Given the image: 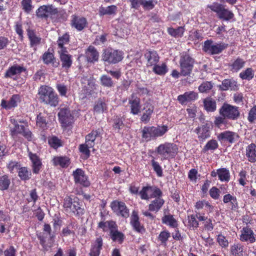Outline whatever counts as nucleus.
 I'll return each mask as SVG.
<instances>
[{"label":"nucleus","instance_id":"obj_28","mask_svg":"<svg viewBox=\"0 0 256 256\" xmlns=\"http://www.w3.org/2000/svg\"><path fill=\"white\" fill-rule=\"evenodd\" d=\"M53 10L52 6H42L36 10V16L41 18H47L52 14Z\"/></svg>","mask_w":256,"mask_h":256},{"label":"nucleus","instance_id":"obj_44","mask_svg":"<svg viewBox=\"0 0 256 256\" xmlns=\"http://www.w3.org/2000/svg\"><path fill=\"white\" fill-rule=\"evenodd\" d=\"M28 34L32 46H36L40 43L41 38L36 36L32 30H28Z\"/></svg>","mask_w":256,"mask_h":256},{"label":"nucleus","instance_id":"obj_48","mask_svg":"<svg viewBox=\"0 0 256 256\" xmlns=\"http://www.w3.org/2000/svg\"><path fill=\"white\" fill-rule=\"evenodd\" d=\"M170 237V233L168 230H164L160 232L158 239L162 244L166 245V242Z\"/></svg>","mask_w":256,"mask_h":256},{"label":"nucleus","instance_id":"obj_19","mask_svg":"<svg viewBox=\"0 0 256 256\" xmlns=\"http://www.w3.org/2000/svg\"><path fill=\"white\" fill-rule=\"evenodd\" d=\"M87 24V20L84 17L72 15V16L71 25L78 31L82 30Z\"/></svg>","mask_w":256,"mask_h":256},{"label":"nucleus","instance_id":"obj_7","mask_svg":"<svg viewBox=\"0 0 256 256\" xmlns=\"http://www.w3.org/2000/svg\"><path fill=\"white\" fill-rule=\"evenodd\" d=\"M194 60L189 55L185 54L181 56L180 60V74L186 76L192 72Z\"/></svg>","mask_w":256,"mask_h":256},{"label":"nucleus","instance_id":"obj_15","mask_svg":"<svg viewBox=\"0 0 256 256\" xmlns=\"http://www.w3.org/2000/svg\"><path fill=\"white\" fill-rule=\"evenodd\" d=\"M28 156L32 162L31 167L34 174H38L42 168V164L40 158L32 152H28Z\"/></svg>","mask_w":256,"mask_h":256},{"label":"nucleus","instance_id":"obj_18","mask_svg":"<svg viewBox=\"0 0 256 256\" xmlns=\"http://www.w3.org/2000/svg\"><path fill=\"white\" fill-rule=\"evenodd\" d=\"M198 98V94L194 91H189L184 92L178 96L177 100L182 104H187L194 101Z\"/></svg>","mask_w":256,"mask_h":256},{"label":"nucleus","instance_id":"obj_26","mask_svg":"<svg viewBox=\"0 0 256 256\" xmlns=\"http://www.w3.org/2000/svg\"><path fill=\"white\" fill-rule=\"evenodd\" d=\"M62 66L64 68H69L72 64L71 56L68 54L67 50H58Z\"/></svg>","mask_w":256,"mask_h":256},{"label":"nucleus","instance_id":"obj_13","mask_svg":"<svg viewBox=\"0 0 256 256\" xmlns=\"http://www.w3.org/2000/svg\"><path fill=\"white\" fill-rule=\"evenodd\" d=\"M212 129V124L206 123L196 128L194 130V132L198 134V138L199 140L203 142L210 136V130Z\"/></svg>","mask_w":256,"mask_h":256},{"label":"nucleus","instance_id":"obj_5","mask_svg":"<svg viewBox=\"0 0 256 256\" xmlns=\"http://www.w3.org/2000/svg\"><path fill=\"white\" fill-rule=\"evenodd\" d=\"M38 94L41 101L52 106H56L58 103V98L53 88L47 86H42L38 89Z\"/></svg>","mask_w":256,"mask_h":256},{"label":"nucleus","instance_id":"obj_49","mask_svg":"<svg viewBox=\"0 0 256 256\" xmlns=\"http://www.w3.org/2000/svg\"><path fill=\"white\" fill-rule=\"evenodd\" d=\"M168 34L174 37H181L184 32V28L183 27L180 26L176 29L170 28L168 29Z\"/></svg>","mask_w":256,"mask_h":256},{"label":"nucleus","instance_id":"obj_21","mask_svg":"<svg viewBox=\"0 0 256 256\" xmlns=\"http://www.w3.org/2000/svg\"><path fill=\"white\" fill-rule=\"evenodd\" d=\"M236 136L238 137V136L236 132L226 130L219 134L217 136V138L221 142H227L230 144H232L234 142Z\"/></svg>","mask_w":256,"mask_h":256},{"label":"nucleus","instance_id":"obj_64","mask_svg":"<svg viewBox=\"0 0 256 256\" xmlns=\"http://www.w3.org/2000/svg\"><path fill=\"white\" fill-rule=\"evenodd\" d=\"M22 9L27 13H29L33 8L32 4V0H22Z\"/></svg>","mask_w":256,"mask_h":256},{"label":"nucleus","instance_id":"obj_35","mask_svg":"<svg viewBox=\"0 0 256 256\" xmlns=\"http://www.w3.org/2000/svg\"><path fill=\"white\" fill-rule=\"evenodd\" d=\"M100 134L98 130H92L86 136V143L88 144L90 148H93L94 146V141Z\"/></svg>","mask_w":256,"mask_h":256},{"label":"nucleus","instance_id":"obj_2","mask_svg":"<svg viewBox=\"0 0 256 256\" xmlns=\"http://www.w3.org/2000/svg\"><path fill=\"white\" fill-rule=\"evenodd\" d=\"M62 207L65 212L80 218L86 212L82 202L78 197L72 198L70 196H66L64 199Z\"/></svg>","mask_w":256,"mask_h":256},{"label":"nucleus","instance_id":"obj_61","mask_svg":"<svg viewBox=\"0 0 256 256\" xmlns=\"http://www.w3.org/2000/svg\"><path fill=\"white\" fill-rule=\"evenodd\" d=\"M238 182L239 184L242 186H244L246 184V182L248 174L247 172L244 170H242L238 173Z\"/></svg>","mask_w":256,"mask_h":256},{"label":"nucleus","instance_id":"obj_59","mask_svg":"<svg viewBox=\"0 0 256 256\" xmlns=\"http://www.w3.org/2000/svg\"><path fill=\"white\" fill-rule=\"evenodd\" d=\"M24 126H19L18 124H15L14 127L10 129V134L12 136H16L18 134H22L24 128Z\"/></svg>","mask_w":256,"mask_h":256},{"label":"nucleus","instance_id":"obj_4","mask_svg":"<svg viewBox=\"0 0 256 256\" xmlns=\"http://www.w3.org/2000/svg\"><path fill=\"white\" fill-rule=\"evenodd\" d=\"M178 152V148L177 145L169 142L161 144L155 148V152L162 161L174 158Z\"/></svg>","mask_w":256,"mask_h":256},{"label":"nucleus","instance_id":"obj_39","mask_svg":"<svg viewBox=\"0 0 256 256\" xmlns=\"http://www.w3.org/2000/svg\"><path fill=\"white\" fill-rule=\"evenodd\" d=\"M152 70L156 74L163 76L168 72V68L165 63H157L153 66Z\"/></svg>","mask_w":256,"mask_h":256},{"label":"nucleus","instance_id":"obj_1","mask_svg":"<svg viewBox=\"0 0 256 256\" xmlns=\"http://www.w3.org/2000/svg\"><path fill=\"white\" fill-rule=\"evenodd\" d=\"M139 195L142 200H148L150 198H154L148 205V210L150 212H158L165 202L162 198V191L156 186L146 185L143 186L140 191Z\"/></svg>","mask_w":256,"mask_h":256},{"label":"nucleus","instance_id":"obj_17","mask_svg":"<svg viewBox=\"0 0 256 256\" xmlns=\"http://www.w3.org/2000/svg\"><path fill=\"white\" fill-rule=\"evenodd\" d=\"M104 244L103 239L101 236L97 237L96 240L92 242L89 256H100V252L102 249Z\"/></svg>","mask_w":256,"mask_h":256},{"label":"nucleus","instance_id":"obj_22","mask_svg":"<svg viewBox=\"0 0 256 256\" xmlns=\"http://www.w3.org/2000/svg\"><path fill=\"white\" fill-rule=\"evenodd\" d=\"M144 57L147 60L146 65L148 67L153 66L156 64L160 58L156 51L148 50L144 54Z\"/></svg>","mask_w":256,"mask_h":256},{"label":"nucleus","instance_id":"obj_3","mask_svg":"<svg viewBox=\"0 0 256 256\" xmlns=\"http://www.w3.org/2000/svg\"><path fill=\"white\" fill-rule=\"evenodd\" d=\"M166 125L154 126H144L140 131L142 140L144 142H149L158 138L164 136L168 131Z\"/></svg>","mask_w":256,"mask_h":256},{"label":"nucleus","instance_id":"obj_24","mask_svg":"<svg viewBox=\"0 0 256 256\" xmlns=\"http://www.w3.org/2000/svg\"><path fill=\"white\" fill-rule=\"evenodd\" d=\"M246 156L248 160L251 163L256 162V145L254 143H251L246 148Z\"/></svg>","mask_w":256,"mask_h":256},{"label":"nucleus","instance_id":"obj_10","mask_svg":"<svg viewBox=\"0 0 256 256\" xmlns=\"http://www.w3.org/2000/svg\"><path fill=\"white\" fill-rule=\"evenodd\" d=\"M110 231L109 236L111 240L119 244L123 243L126 236L124 233L118 230V226L116 222H111L110 224Z\"/></svg>","mask_w":256,"mask_h":256},{"label":"nucleus","instance_id":"obj_42","mask_svg":"<svg viewBox=\"0 0 256 256\" xmlns=\"http://www.w3.org/2000/svg\"><path fill=\"white\" fill-rule=\"evenodd\" d=\"M116 10L117 7L114 5L108 6L106 8L101 6L99 8V13L100 16L110 15L115 14Z\"/></svg>","mask_w":256,"mask_h":256},{"label":"nucleus","instance_id":"obj_57","mask_svg":"<svg viewBox=\"0 0 256 256\" xmlns=\"http://www.w3.org/2000/svg\"><path fill=\"white\" fill-rule=\"evenodd\" d=\"M107 110L106 104L102 100H98L94 106V110L96 112H104Z\"/></svg>","mask_w":256,"mask_h":256},{"label":"nucleus","instance_id":"obj_53","mask_svg":"<svg viewBox=\"0 0 256 256\" xmlns=\"http://www.w3.org/2000/svg\"><path fill=\"white\" fill-rule=\"evenodd\" d=\"M151 164L158 176L162 177L163 176L162 168L159 163L153 159L151 160Z\"/></svg>","mask_w":256,"mask_h":256},{"label":"nucleus","instance_id":"obj_50","mask_svg":"<svg viewBox=\"0 0 256 256\" xmlns=\"http://www.w3.org/2000/svg\"><path fill=\"white\" fill-rule=\"evenodd\" d=\"M245 64V62L240 58H237L232 64V70L237 72L242 68Z\"/></svg>","mask_w":256,"mask_h":256},{"label":"nucleus","instance_id":"obj_9","mask_svg":"<svg viewBox=\"0 0 256 256\" xmlns=\"http://www.w3.org/2000/svg\"><path fill=\"white\" fill-rule=\"evenodd\" d=\"M72 175L76 184H80L84 188H88L90 185L88 176L82 168H76L72 172Z\"/></svg>","mask_w":256,"mask_h":256},{"label":"nucleus","instance_id":"obj_45","mask_svg":"<svg viewBox=\"0 0 256 256\" xmlns=\"http://www.w3.org/2000/svg\"><path fill=\"white\" fill-rule=\"evenodd\" d=\"M129 102L130 104L131 112H138L140 111V99L138 98L132 96Z\"/></svg>","mask_w":256,"mask_h":256},{"label":"nucleus","instance_id":"obj_25","mask_svg":"<svg viewBox=\"0 0 256 256\" xmlns=\"http://www.w3.org/2000/svg\"><path fill=\"white\" fill-rule=\"evenodd\" d=\"M244 246L240 242H235L230 246V256H244Z\"/></svg>","mask_w":256,"mask_h":256},{"label":"nucleus","instance_id":"obj_62","mask_svg":"<svg viewBox=\"0 0 256 256\" xmlns=\"http://www.w3.org/2000/svg\"><path fill=\"white\" fill-rule=\"evenodd\" d=\"M20 166V162L13 160H10L9 162L6 165L8 169L11 173L13 172L14 169H16L18 170Z\"/></svg>","mask_w":256,"mask_h":256},{"label":"nucleus","instance_id":"obj_63","mask_svg":"<svg viewBox=\"0 0 256 256\" xmlns=\"http://www.w3.org/2000/svg\"><path fill=\"white\" fill-rule=\"evenodd\" d=\"M101 84L102 86L106 87H111L113 86V82L110 77L103 75L100 78Z\"/></svg>","mask_w":256,"mask_h":256},{"label":"nucleus","instance_id":"obj_14","mask_svg":"<svg viewBox=\"0 0 256 256\" xmlns=\"http://www.w3.org/2000/svg\"><path fill=\"white\" fill-rule=\"evenodd\" d=\"M240 240L242 242L252 244L256 241V234L250 226H246L241 230Z\"/></svg>","mask_w":256,"mask_h":256},{"label":"nucleus","instance_id":"obj_16","mask_svg":"<svg viewBox=\"0 0 256 256\" xmlns=\"http://www.w3.org/2000/svg\"><path fill=\"white\" fill-rule=\"evenodd\" d=\"M59 121L64 130L70 128L74 122L73 113H58Z\"/></svg>","mask_w":256,"mask_h":256},{"label":"nucleus","instance_id":"obj_29","mask_svg":"<svg viewBox=\"0 0 256 256\" xmlns=\"http://www.w3.org/2000/svg\"><path fill=\"white\" fill-rule=\"evenodd\" d=\"M18 176L22 181H27L32 177V172L27 166H20L18 170Z\"/></svg>","mask_w":256,"mask_h":256},{"label":"nucleus","instance_id":"obj_32","mask_svg":"<svg viewBox=\"0 0 256 256\" xmlns=\"http://www.w3.org/2000/svg\"><path fill=\"white\" fill-rule=\"evenodd\" d=\"M18 102H20V96L18 95H13L8 102L4 100H2L1 106L6 110H8L16 106Z\"/></svg>","mask_w":256,"mask_h":256},{"label":"nucleus","instance_id":"obj_30","mask_svg":"<svg viewBox=\"0 0 256 256\" xmlns=\"http://www.w3.org/2000/svg\"><path fill=\"white\" fill-rule=\"evenodd\" d=\"M162 222L172 228H177L178 226L176 220L170 214L164 215L162 218Z\"/></svg>","mask_w":256,"mask_h":256},{"label":"nucleus","instance_id":"obj_20","mask_svg":"<svg viewBox=\"0 0 256 256\" xmlns=\"http://www.w3.org/2000/svg\"><path fill=\"white\" fill-rule=\"evenodd\" d=\"M26 71V68L22 66L15 64L10 67L6 71L5 76L16 79L17 76Z\"/></svg>","mask_w":256,"mask_h":256},{"label":"nucleus","instance_id":"obj_27","mask_svg":"<svg viewBox=\"0 0 256 256\" xmlns=\"http://www.w3.org/2000/svg\"><path fill=\"white\" fill-rule=\"evenodd\" d=\"M42 59L46 64H51L54 68H57L59 65V62L56 59L54 55L48 52L43 54Z\"/></svg>","mask_w":256,"mask_h":256},{"label":"nucleus","instance_id":"obj_56","mask_svg":"<svg viewBox=\"0 0 256 256\" xmlns=\"http://www.w3.org/2000/svg\"><path fill=\"white\" fill-rule=\"evenodd\" d=\"M216 241L220 246L222 248H227L229 244L228 240L222 234H219L217 236Z\"/></svg>","mask_w":256,"mask_h":256},{"label":"nucleus","instance_id":"obj_52","mask_svg":"<svg viewBox=\"0 0 256 256\" xmlns=\"http://www.w3.org/2000/svg\"><path fill=\"white\" fill-rule=\"evenodd\" d=\"M90 146L87 143L80 144L79 146V150L80 152L84 156V158H88L90 154V152L89 148H90Z\"/></svg>","mask_w":256,"mask_h":256},{"label":"nucleus","instance_id":"obj_33","mask_svg":"<svg viewBox=\"0 0 256 256\" xmlns=\"http://www.w3.org/2000/svg\"><path fill=\"white\" fill-rule=\"evenodd\" d=\"M38 238L40 240V243L42 247V250L44 252L48 251L53 246L52 242H46V237L44 234H37Z\"/></svg>","mask_w":256,"mask_h":256},{"label":"nucleus","instance_id":"obj_55","mask_svg":"<svg viewBox=\"0 0 256 256\" xmlns=\"http://www.w3.org/2000/svg\"><path fill=\"white\" fill-rule=\"evenodd\" d=\"M212 86H213L211 82H204L198 86V90L202 93H206L212 88Z\"/></svg>","mask_w":256,"mask_h":256},{"label":"nucleus","instance_id":"obj_51","mask_svg":"<svg viewBox=\"0 0 256 256\" xmlns=\"http://www.w3.org/2000/svg\"><path fill=\"white\" fill-rule=\"evenodd\" d=\"M254 76V72L251 68H248L240 74V77L242 80H250Z\"/></svg>","mask_w":256,"mask_h":256},{"label":"nucleus","instance_id":"obj_47","mask_svg":"<svg viewBox=\"0 0 256 256\" xmlns=\"http://www.w3.org/2000/svg\"><path fill=\"white\" fill-rule=\"evenodd\" d=\"M68 41L69 36L67 34H65L62 36L60 37L58 40V50H67L64 46L67 44L68 42Z\"/></svg>","mask_w":256,"mask_h":256},{"label":"nucleus","instance_id":"obj_54","mask_svg":"<svg viewBox=\"0 0 256 256\" xmlns=\"http://www.w3.org/2000/svg\"><path fill=\"white\" fill-rule=\"evenodd\" d=\"M196 218V214H190L188 216V225L190 228H197L198 227L199 222Z\"/></svg>","mask_w":256,"mask_h":256},{"label":"nucleus","instance_id":"obj_23","mask_svg":"<svg viewBox=\"0 0 256 256\" xmlns=\"http://www.w3.org/2000/svg\"><path fill=\"white\" fill-rule=\"evenodd\" d=\"M195 212H200V210L204 209L208 213H210L213 211L214 206L205 200H200L196 202L194 205Z\"/></svg>","mask_w":256,"mask_h":256},{"label":"nucleus","instance_id":"obj_38","mask_svg":"<svg viewBox=\"0 0 256 256\" xmlns=\"http://www.w3.org/2000/svg\"><path fill=\"white\" fill-rule=\"evenodd\" d=\"M10 184V179L8 174H0V190L4 191L8 189Z\"/></svg>","mask_w":256,"mask_h":256},{"label":"nucleus","instance_id":"obj_58","mask_svg":"<svg viewBox=\"0 0 256 256\" xmlns=\"http://www.w3.org/2000/svg\"><path fill=\"white\" fill-rule=\"evenodd\" d=\"M226 124L227 120L224 114H220V116L215 118L214 124L218 128H220L222 124Z\"/></svg>","mask_w":256,"mask_h":256},{"label":"nucleus","instance_id":"obj_8","mask_svg":"<svg viewBox=\"0 0 256 256\" xmlns=\"http://www.w3.org/2000/svg\"><path fill=\"white\" fill-rule=\"evenodd\" d=\"M112 211L118 216L128 218L130 216V210L126 204L118 200L112 201L110 204Z\"/></svg>","mask_w":256,"mask_h":256},{"label":"nucleus","instance_id":"obj_60","mask_svg":"<svg viewBox=\"0 0 256 256\" xmlns=\"http://www.w3.org/2000/svg\"><path fill=\"white\" fill-rule=\"evenodd\" d=\"M208 7L210 8L212 11L216 12L218 14V16L219 15L224 8L222 4L218 2H214L211 4H209L208 6Z\"/></svg>","mask_w":256,"mask_h":256},{"label":"nucleus","instance_id":"obj_34","mask_svg":"<svg viewBox=\"0 0 256 256\" xmlns=\"http://www.w3.org/2000/svg\"><path fill=\"white\" fill-rule=\"evenodd\" d=\"M86 56L88 62L96 61L98 58V54L94 47L90 46L86 51Z\"/></svg>","mask_w":256,"mask_h":256},{"label":"nucleus","instance_id":"obj_46","mask_svg":"<svg viewBox=\"0 0 256 256\" xmlns=\"http://www.w3.org/2000/svg\"><path fill=\"white\" fill-rule=\"evenodd\" d=\"M234 14L231 11L224 8L218 16V17L220 19H222L225 20H230L234 18Z\"/></svg>","mask_w":256,"mask_h":256},{"label":"nucleus","instance_id":"obj_36","mask_svg":"<svg viewBox=\"0 0 256 256\" xmlns=\"http://www.w3.org/2000/svg\"><path fill=\"white\" fill-rule=\"evenodd\" d=\"M218 146L219 144L217 140L214 139H212L206 142V145L204 146L202 151L204 153L208 151L214 152L218 148Z\"/></svg>","mask_w":256,"mask_h":256},{"label":"nucleus","instance_id":"obj_12","mask_svg":"<svg viewBox=\"0 0 256 256\" xmlns=\"http://www.w3.org/2000/svg\"><path fill=\"white\" fill-rule=\"evenodd\" d=\"M226 46L224 44L213 43L212 42L208 40L204 42L203 49L208 54H214L221 52Z\"/></svg>","mask_w":256,"mask_h":256},{"label":"nucleus","instance_id":"obj_41","mask_svg":"<svg viewBox=\"0 0 256 256\" xmlns=\"http://www.w3.org/2000/svg\"><path fill=\"white\" fill-rule=\"evenodd\" d=\"M48 143L50 147L56 150L62 146L63 142L60 139L56 136H53L48 138Z\"/></svg>","mask_w":256,"mask_h":256},{"label":"nucleus","instance_id":"obj_37","mask_svg":"<svg viewBox=\"0 0 256 256\" xmlns=\"http://www.w3.org/2000/svg\"><path fill=\"white\" fill-rule=\"evenodd\" d=\"M204 106L205 110L208 112H214L216 110V102L212 98L208 97L204 100Z\"/></svg>","mask_w":256,"mask_h":256},{"label":"nucleus","instance_id":"obj_31","mask_svg":"<svg viewBox=\"0 0 256 256\" xmlns=\"http://www.w3.org/2000/svg\"><path fill=\"white\" fill-rule=\"evenodd\" d=\"M53 164L55 166H60L62 168H67L70 164V159L66 156H55L52 159Z\"/></svg>","mask_w":256,"mask_h":256},{"label":"nucleus","instance_id":"obj_43","mask_svg":"<svg viewBox=\"0 0 256 256\" xmlns=\"http://www.w3.org/2000/svg\"><path fill=\"white\" fill-rule=\"evenodd\" d=\"M124 116H116V118H114V124H112V127L114 129L118 130V132H119L120 130L124 126Z\"/></svg>","mask_w":256,"mask_h":256},{"label":"nucleus","instance_id":"obj_6","mask_svg":"<svg viewBox=\"0 0 256 256\" xmlns=\"http://www.w3.org/2000/svg\"><path fill=\"white\" fill-rule=\"evenodd\" d=\"M124 58L122 51L113 49L106 50L102 54V60L108 64H116L120 62Z\"/></svg>","mask_w":256,"mask_h":256},{"label":"nucleus","instance_id":"obj_11","mask_svg":"<svg viewBox=\"0 0 256 256\" xmlns=\"http://www.w3.org/2000/svg\"><path fill=\"white\" fill-rule=\"evenodd\" d=\"M130 220V224L134 231L140 234L145 233L146 231V228L140 220V217L138 211L134 210L132 212Z\"/></svg>","mask_w":256,"mask_h":256},{"label":"nucleus","instance_id":"obj_40","mask_svg":"<svg viewBox=\"0 0 256 256\" xmlns=\"http://www.w3.org/2000/svg\"><path fill=\"white\" fill-rule=\"evenodd\" d=\"M218 180L221 182H228L230 180V173L228 169L226 168H220L218 169Z\"/></svg>","mask_w":256,"mask_h":256}]
</instances>
